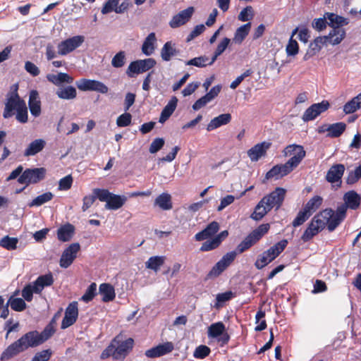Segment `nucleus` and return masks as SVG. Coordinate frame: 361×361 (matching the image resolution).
Segmentation results:
<instances>
[{
    "instance_id": "obj_43",
    "label": "nucleus",
    "mask_w": 361,
    "mask_h": 361,
    "mask_svg": "<svg viewBox=\"0 0 361 361\" xmlns=\"http://www.w3.org/2000/svg\"><path fill=\"white\" fill-rule=\"evenodd\" d=\"M225 330L226 327L223 322H219L214 323L208 327V336L210 338L219 337L221 334H224Z\"/></svg>"
},
{
    "instance_id": "obj_20",
    "label": "nucleus",
    "mask_w": 361,
    "mask_h": 361,
    "mask_svg": "<svg viewBox=\"0 0 361 361\" xmlns=\"http://www.w3.org/2000/svg\"><path fill=\"white\" fill-rule=\"evenodd\" d=\"M173 349V343L166 342L146 350L145 355L149 358L159 357L172 352Z\"/></svg>"
},
{
    "instance_id": "obj_45",
    "label": "nucleus",
    "mask_w": 361,
    "mask_h": 361,
    "mask_svg": "<svg viewBox=\"0 0 361 361\" xmlns=\"http://www.w3.org/2000/svg\"><path fill=\"white\" fill-rule=\"evenodd\" d=\"M54 195L51 192H47L42 195H38L28 204L30 207H39L46 202L52 200Z\"/></svg>"
},
{
    "instance_id": "obj_24",
    "label": "nucleus",
    "mask_w": 361,
    "mask_h": 361,
    "mask_svg": "<svg viewBox=\"0 0 361 361\" xmlns=\"http://www.w3.org/2000/svg\"><path fill=\"white\" fill-rule=\"evenodd\" d=\"M344 204L341 206L345 207V212L348 208L356 209L359 207L361 202V197L355 191L350 190L347 192L343 196Z\"/></svg>"
},
{
    "instance_id": "obj_64",
    "label": "nucleus",
    "mask_w": 361,
    "mask_h": 361,
    "mask_svg": "<svg viewBox=\"0 0 361 361\" xmlns=\"http://www.w3.org/2000/svg\"><path fill=\"white\" fill-rule=\"evenodd\" d=\"M97 198V195L94 193L92 195L85 196L82 200L83 204L82 206V210L83 212L87 211L93 204Z\"/></svg>"
},
{
    "instance_id": "obj_1",
    "label": "nucleus",
    "mask_w": 361,
    "mask_h": 361,
    "mask_svg": "<svg viewBox=\"0 0 361 361\" xmlns=\"http://www.w3.org/2000/svg\"><path fill=\"white\" fill-rule=\"evenodd\" d=\"M345 207H338L336 212L326 209L314 216L310 226L305 231L302 238L307 240L323 230L326 226L329 231H333L345 219Z\"/></svg>"
},
{
    "instance_id": "obj_27",
    "label": "nucleus",
    "mask_w": 361,
    "mask_h": 361,
    "mask_svg": "<svg viewBox=\"0 0 361 361\" xmlns=\"http://www.w3.org/2000/svg\"><path fill=\"white\" fill-rule=\"evenodd\" d=\"M178 54L179 50L176 49V44L171 41L166 42L161 49V57L164 61H169L172 57Z\"/></svg>"
},
{
    "instance_id": "obj_51",
    "label": "nucleus",
    "mask_w": 361,
    "mask_h": 361,
    "mask_svg": "<svg viewBox=\"0 0 361 361\" xmlns=\"http://www.w3.org/2000/svg\"><path fill=\"white\" fill-rule=\"evenodd\" d=\"M286 51L288 56H295L299 51V45L297 41L290 37L286 47Z\"/></svg>"
},
{
    "instance_id": "obj_5",
    "label": "nucleus",
    "mask_w": 361,
    "mask_h": 361,
    "mask_svg": "<svg viewBox=\"0 0 361 361\" xmlns=\"http://www.w3.org/2000/svg\"><path fill=\"white\" fill-rule=\"evenodd\" d=\"M93 193L96 194L101 202H105V208L107 209L116 210L121 208L126 202L125 196L113 194L105 189L95 188Z\"/></svg>"
},
{
    "instance_id": "obj_41",
    "label": "nucleus",
    "mask_w": 361,
    "mask_h": 361,
    "mask_svg": "<svg viewBox=\"0 0 361 361\" xmlns=\"http://www.w3.org/2000/svg\"><path fill=\"white\" fill-rule=\"evenodd\" d=\"M56 94L59 98L67 100L73 99L77 96L76 89L73 86L59 89Z\"/></svg>"
},
{
    "instance_id": "obj_38",
    "label": "nucleus",
    "mask_w": 361,
    "mask_h": 361,
    "mask_svg": "<svg viewBox=\"0 0 361 361\" xmlns=\"http://www.w3.org/2000/svg\"><path fill=\"white\" fill-rule=\"evenodd\" d=\"M99 293L102 295L104 302L112 301L115 298L114 287L109 283H102L99 286Z\"/></svg>"
},
{
    "instance_id": "obj_6",
    "label": "nucleus",
    "mask_w": 361,
    "mask_h": 361,
    "mask_svg": "<svg viewBox=\"0 0 361 361\" xmlns=\"http://www.w3.org/2000/svg\"><path fill=\"white\" fill-rule=\"evenodd\" d=\"M305 151L303 147L298 145H290L283 150L285 157L290 158L286 162V164L293 171L296 168L305 157Z\"/></svg>"
},
{
    "instance_id": "obj_47",
    "label": "nucleus",
    "mask_w": 361,
    "mask_h": 361,
    "mask_svg": "<svg viewBox=\"0 0 361 361\" xmlns=\"http://www.w3.org/2000/svg\"><path fill=\"white\" fill-rule=\"evenodd\" d=\"M165 261L164 257L155 256L150 257L145 263L147 269H152L157 271L161 266L163 265Z\"/></svg>"
},
{
    "instance_id": "obj_15",
    "label": "nucleus",
    "mask_w": 361,
    "mask_h": 361,
    "mask_svg": "<svg viewBox=\"0 0 361 361\" xmlns=\"http://www.w3.org/2000/svg\"><path fill=\"white\" fill-rule=\"evenodd\" d=\"M283 250H267L259 255L255 262L257 269H262L274 261Z\"/></svg>"
},
{
    "instance_id": "obj_22",
    "label": "nucleus",
    "mask_w": 361,
    "mask_h": 361,
    "mask_svg": "<svg viewBox=\"0 0 361 361\" xmlns=\"http://www.w3.org/2000/svg\"><path fill=\"white\" fill-rule=\"evenodd\" d=\"M270 146L271 143L268 142L258 143L247 151V155L251 161H257L265 155L267 150Z\"/></svg>"
},
{
    "instance_id": "obj_52",
    "label": "nucleus",
    "mask_w": 361,
    "mask_h": 361,
    "mask_svg": "<svg viewBox=\"0 0 361 361\" xmlns=\"http://www.w3.org/2000/svg\"><path fill=\"white\" fill-rule=\"evenodd\" d=\"M126 63V54L123 51L117 53L111 60V65L114 68H121Z\"/></svg>"
},
{
    "instance_id": "obj_11",
    "label": "nucleus",
    "mask_w": 361,
    "mask_h": 361,
    "mask_svg": "<svg viewBox=\"0 0 361 361\" xmlns=\"http://www.w3.org/2000/svg\"><path fill=\"white\" fill-rule=\"evenodd\" d=\"M85 41L82 35H76L68 38L58 44V54L61 56L67 55L80 47Z\"/></svg>"
},
{
    "instance_id": "obj_44",
    "label": "nucleus",
    "mask_w": 361,
    "mask_h": 361,
    "mask_svg": "<svg viewBox=\"0 0 361 361\" xmlns=\"http://www.w3.org/2000/svg\"><path fill=\"white\" fill-rule=\"evenodd\" d=\"M7 306H10L13 310L16 312H22L27 307V305L23 299L14 298L13 296L10 297L7 302Z\"/></svg>"
},
{
    "instance_id": "obj_60",
    "label": "nucleus",
    "mask_w": 361,
    "mask_h": 361,
    "mask_svg": "<svg viewBox=\"0 0 361 361\" xmlns=\"http://www.w3.org/2000/svg\"><path fill=\"white\" fill-rule=\"evenodd\" d=\"M35 293L34 286L31 283L26 285L22 290V296L27 302H30Z\"/></svg>"
},
{
    "instance_id": "obj_59",
    "label": "nucleus",
    "mask_w": 361,
    "mask_h": 361,
    "mask_svg": "<svg viewBox=\"0 0 361 361\" xmlns=\"http://www.w3.org/2000/svg\"><path fill=\"white\" fill-rule=\"evenodd\" d=\"M131 119V114L129 113H125L117 118L116 124L119 127H126L130 124Z\"/></svg>"
},
{
    "instance_id": "obj_8",
    "label": "nucleus",
    "mask_w": 361,
    "mask_h": 361,
    "mask_svg": "<svg viewBox=\"0 0 361 361\" xmlns=\"http://www.w3.org/2000/svg\"><path fill=\"white\" fill-rule=\"evenodd\" d=\"M46 170L44 168L27 169L25 170L18 179V182L20 184L37 183L44 179Z\"/></svg>"
},
{
    "instance_id": "obj_29",
    "label": "nucleus",
    "mask_w": 361,
    "mask_h": 361,
    "mask_svg": "<svg viewBox=\"0 0 361 361\" xmlns=\"http://www.w3.org/2000/svg\"><path fill=\"white\" fill-rule=\"evenodd\" d=\"M47 79L56 86H59L63 83L71 84L73 82V78L65 73H59L56 75L48 74L47 75Z\"/></svg>"
},
{
    "instance_id": "obj_9",
    "label": "nucleus",
    "mask_w": 361,
    "mask_h": 361,
    "mask_svg": "<svg viewBox=\"0 0 361 361\" xmlns=\"http://www.w3.org/2000/svg\"><path fill=\"white\" fill-rule=\"evenodd\" d=\"M238 253L235 251L228 252L219 261L207 274V279L218 277L234 261Z\"/></svg>"
},
{
    "instance_id": "obj_25",
    "label": "nucleus",
    "mask_w": 361,
    "mask_h": 361,
    "mask_svg": "<svg viewBox=\"0 0 361 361\" xmlns=\"http://www.w3.org/2000/svg\"><path fill=\"white\" fill-rule=\"evenodd\" d=\"M292 171L290 169V168L286 164H280L276 165L274 166L271 169H270L266 174V178L270 179V178H275L279 179L280 178H282L289 173H290Z\"/></svg>"
},
{
    "instance_id": "obj_34",
    "label": "nucleus",
    "mask_w": 361,
    "mask_h": 361,
    "mask_svg": "<svg viewBox=\"0 0 361 361\" xmlns=\"http://www.w3.org/2000/svg\"><path fill=\"white\" fill-rule=\"evenodd\" d=\"M75 232L74 226L71 224H66L61 226L57 231V236L61 241L70 240Z\"/></svg>"
},
{
    "instance_id": "obj_21",
    "label": "nucleus",
    "mask_w": 361,
    "mask_h": 361,
    "mask_svg": "<svg viewBox=\"0 0 361 361\" xmlns=\"http://www.w3.org/2000/svg\"><path fill=\"white\" fill-rule=\"evenodd\" d=\"M326 42L327 37H325V36L316 37L312 42L310 43L308 49L303 56V60L307 61L312 56L317 54L322 49V47L326 44Z\"/></svg>"
},
{
    "instance_id": "obj_13",
    "label": "nucleus",
    "mask_w": 361,
    "mask_h": 361,
    "mask_svg": "<svg viewBox=\"0 0 361 361\" xmlns=\"http://www.w3.org/2000/svg\"><path fill=\"white\" fill-rule=\"evenodd\" d=\"M269 224H263L252 231L240 243V248H249L258 241L269 230Z\"/></svg>"
},
{
    "instance_id": "obj_17",
    "label": "nucleus",
    "mask_w": 361,
    "mask_h": 361,
    "mask_svg": "<svg viewBox=\"0 0 361 361\" xmlns=\"http://www.w3.org/2000/svg\"><path fill=\"white\" fill-rule=\"evenodd\" d=\"M194 11V8L192 6H190L173 16L169 22L170 27L172 28H177L181 25H185L190 20Z\"/></svg>"
},
{
    "instance_id": "obj_16",
    "label": "nucleus",
    "mask_w": 361,
    "mask_h": 361,
    "mask_svg": "<svg viewBox=\"0 0 361 361\" xmlns=\"http://www.w3.org/2000/svg\"><path fill=\"white\" fill-rule=\"evenodd\" d=\"M18 341L24 350L29 348H35L42 344L37 331H29Z\"/></svg>"
},
{
    "instance_id": "obj_10",
    "label": "nucleus",
    "mask_w": 361,
    "mask_h": 361,
    "mask_svg": "<svg viewBox=\"0 0 361 361\" xmlns=\"http://www.w3.org/2000/svg\"><path fill=\"white\" fill-rule=\"evenodd\" d=\"M156 65V61L152 58H148L142 60H137L130 63L127 74L132 78L135 74H140L149 71Z\"/></svg>"
},
{
    "instance_id": "obj_32",
    "label": "nucleus",
    "mask_w": 361,
    "mask_h": 361,
    "mask_svg": "<svg viewBox=\"0 0 361 361\" xmlns=\"http://www.w3.org/2000/svg\"><path fill=\"white\" fill-rule=\"evenodd\" d=\"M46 142L42 139H37L29 144L24 152L25 157L34 156L40 152L45 147Z\"/></svg>"
},
{
    "instance_id": "obj_35",
    "label": "nucleus",
    "mask_w": 361,
    "mask_h": 361,
    "mask_svg": "<svg viewBox=\"0 0 361 361\" xmlns=\"http://www.w3.org/2000/svg\"><path fill=\"white\" fill-rule=\"evenodd\" d=\"M157 42L156 35L154 32H151L145 38L143 44L142 46V52L147 55H152L155 49V43Z\"/></svg>"
},
{
    "instance_id": "obj_4",
    "label": "nucleus",
    "mask_w": 361,
    "mask_h": 361,
    "mask_svg": "<svg viewBox=\"0 0 361 361\" xmlns=\"http://www.w3.org/2000/svg\"><path fill=\"white\" fill-rule=\"evenodd\" d=\"M219 229V224L216 221H212L202 231L195 235L197 240H207L201 248H216L219 247L221 242L228 235L227 231H223L216 236L212 238Z\"/></svg>"
},
{
    "instance_id": "obj_48",
    "label": "nucleus",
    "mask_w": 361,
    "mask_h": 361,
    "mask_svg": "<svg viewBox=\"0 0 361 361\" xmlns=\"http://www.w3.org/2000/svg\"><path fill=\"white\" fill-rule=\"evenodd\" d=\"M209 58L206 56L195 57L185 62L187 66H194L198 68H204L208 66Z\"/></svg>"
},
{
    "instance_id": "obj_62",
    "label": "nucleus",
    "mask_w": 361,
    "mask_h": 361,
    "mask_svg": "<svg viewBox=\"0 0 361 361\" xmlns=\"http://www.w3.org/2000/svg\"><path fill=\"white\" fill-rule=\"evenodd\" d=\"M310 216V214L306 210L300 211L293 222V226H298L302 224Z\"/></svg>"
},
{
    "instance_id": "obj_37",
    "label": "nucleus",
    "mask_w": 361,
    "mask_h": 361,
    "mask_svg": "<svg viewBox=\"0 0 361 361\" xmlns=\"http://www.w3.org/2000/svg\"><path fill=\"white\" fill-rule=\"evenodd\" d=\"M154 204L157 205L162 210H170L173 207L171 195L166 192L159 195L155 199Z\"/></svg>"
},
{
    "instance_id": "obj_61",
    "label": "nucleus",
    "mask_w": 361,
    "mask_h": 361,
    "mask_svg": "<svg viewBox=\"0 0 361 361\" xmlns=\"http://www.w3.org/2000/svg\"><path fill=\"white\" fill-rule=\"evenodd\" d=\"M73 183V178L68 175L61 178L59 183V189L60 190H67L71 188Z\"/></svg>"
},
{
    "instance_id": "obj_28",
    "label": "nucleus",
    "mask_w": 361,
    "mask_h": 361,
    "mask_svg": "<svg viewBox=\"0 0 361 361\" xmlns=\"http://www.w3.org/2000/svg\"><path fill=\"white\" fill-rule=\"evenodd\" d=\"M28 105L32 116L37 117L40 115L41 102L38 92L36 90H32L30 92Z\"/></svg>"
},
{
    "instance_id": "obj_46",
    "label": "nucleus",
    "mask_w": 361,
    "mask_h": 361,
    "mask_svg": "<svg viewBox=\"0 0 361 361\" xmlns=\"http://www.w3.org/2000/svg\"><path fill=\"white\" fill-rule=\"evenodd\" d=\"M322 201L323 199L320 196H314L307 202L304 209L311 215L322 205Z\"/></svg>"
},
{
    "instance_id": "obj_49",
    "label": "nucleus",
    "mask_w": 361,
    "mask_h": 361,
    "mask_svg": "<svg viewBox=\"0 0 361 361\" xmlns=\"http://www.w3.org/2000/svg\"><path fill=\"white\" fill-rule=\"evenodd\" d=\"M326 18L330 21L332 27H340L344 24H347L346 19L331 13H326Z\"/></svg>"
},
{
    "instance_id": "obj_53",
    "label": "nucleus",
    "mask_w": 361,
    "mask_h": 361,
    "mask_svg": "<svg viewBox=\"0 0 361 361\" xmlns=\"http://www.w3.org/2000/svg\"><path fill=\"white\" fill-rule=\"evenodd\" d=\"M18 242L17 238H11L6 235L0 240V246L4 248H16Z\"/></svg>"
},
{
    "instance_id": "obj_31",
    "label": "nucleus",
    "mask_w": 361,
    "mask_h": 361,
    "mask_svg": "<svg viewBox=\"0 0 361 361\" xmlns=\"http://www.w3.org/2000/svg\"><path fill=\"white\" fill-rule=\"evenodd\" d=\"M24 351L20 343L17 340L11 344L1 354V360H8L13 357L17 355L20 352Z\"/></svg>"
},
{
    "instance_id": "obj_26",
    "label": "nucleus",
    "mask_w": 361,
    "mask_h": 361,
    "mask_svg": "<svg viewBox=\"0 0 361 361\" xmlns=\"http://www.w3.org/2000/svg\"><path fill=\"white\" fill-rule=\"evenodd\" d=\"M231 121L230 114H223L212 118L207 126V131L214 130L222 126L229 123Z\"/></svg>"
},
{
    "instance_id": "obj_18",
    "label": "nucleus",
    "mask_w": 361,
    "mask_h": 361,
    "mask_svg": "<svg viewBox=\"0 0 361 361\" xmlns=\"http://www.w3.org/2000/svg\"><path fill=\"white\" fill-rule=\"evenodd\" d=\"M78 316V303L73 302L68 305L66 310L65 316L61 323V329H65L73 325L76 322Z\"/></svg>"
},
{
    "instance_id": "obj_14",
    "label": "nucleus",
    "mask_w": 361,
    "mask_h": 361,
    "mask_svg": "<svg viewBox=\"0 0 361 361\" xmlns=\"http://www.w3.org/2000/svg\"><path fill=\"white\" fill-rule=\"evenodd\" d=\"M329 106V102L326 100H323L320 103L313 104L305 110L302 118L305 122L312 121L322 113L326 111Z\"/></svg>"
},
{
    "instance_id": "obj_23",
    "label": "nucleus",
    "mask_w": 361,
    "mask_h": 361,
    "mask_svg": "<svg viewBox=\"0 0 361 361\" xmlns=\"http://www.w3.org/2000/svg\"><path fill=\"white\" fill-rule=\"evenodd\" d=\"M54 281V277L51 272L39 276L32 284L35 293L40 294L45 287L51 286Z\"/></svg>"
},
{
    "instance_id": "obj_42",
    "label": "nucleus",
    "mask_w": 361,
    "mask_h": 361,
    "mask_svg": "<svg viewBox=\"0 0 361 361\" xmlns=\"http://www.w3.org/2000/svg\"><path fill=\"white\" fill-rule=\"evenodd\" d=\"M345 128L346 125L344 123L339 122L328 126L326 130L328 132V136L338 137L344 132Z\"/></svg>"
},
{
    "instance_id": "obj_40",
    "label": "nucleus",
    "mask_w": 361,
    "mask_h": 361,
    "mask_svg": "<svg viewBox=\"0 0 361 361\" xmlns=\"http://www.w3.org/2000/svg\"><path fill=\"white\" fill-rule=\"evenodd\" d=\"M251 28V23H247L239 27L234 35L233 41L238 44H241L245 39L246 36L248 35Z\"/></svg>"
},
{
    "instance_id": "obj_63",
    "label": "nucleus",
    "mask_w": 361,
    "mask_h": 361,
    "mask_svg": "<svg viewBox=\"0 0 361 361\" xmlns=\"http://www.w3.org/2000/svg\"><path fill=\"white\" fill-rule=\"evenodd\" d=\"M164 145V140L163 138H156L154 139L150 145L149 147V152L152 154H154L160 150Z\"/></svg>"
},
{
    "instance_id": "obj_7",
    "label": "nucleus",
    "mask_w": 361,
    "mask_h": 361,
    "mask_svg": "<svg viewBox=\"0 0 361 361\" xmlns=\"http://www.w3.org/2000/svg\"><path fill=\"white\" fill-rule=\"evenodd\" d=\"M17 86L15 90L8 93L7 95L6 102L5 103V108L3 113L4 118H11L14 115V111H17L20 109L23 105L25 104L24 100L20 98L17 92Z\"/></svg>"
},
{
    "instance_id": "obj_54",
    "label": "nucleus",
    "mask_w": 361,
    "mask_h": 361,
    "mask_svg": "<svg viewBox=\"0 0 361 361\" xmlns=\"http://www.w3.org/2000/svg\"><path fill=\"white\" fill-rule=\"evenodd\" d=\"M55 331L56 329L52 327V325H47L41 333L39 332V338L42 343H44L51 338Z\"/></svg>"
},
{
    "instance_id": "obj_2",
    "label": "nucleus",
    "mask_w": 361,
    "mask_h": 361,
    "mask_svg": "<svg viewBox=\"0 0 361 361\" xmlns=\"http://www.w3.org/2000/svg\"><path fill=\"white\" fill-rule=\"evenodd\" d=\"M286 190L282 188H276L270 194L264 196L256 205L251 218L254 220H261L274 207L278 209L282 204Z\"/></svg>"
},
{
    "instance_id": "obj_56",
    "label": "nucleus",
    "mask_w": 361,
    "mask_h": 361,
    "mask_svg": "<svg viewBox=\"0 0 361 361\" xmlns=\"http://www.w3.org/2000/svg\"><path fill=\"white\" fill-rule=\"evenodd\" d=\"M119 4V0H108L102 8L103 14H107L112 11L116 12L117 5Z\"/></svg>"
},
{
    "instance_id": "obj_19",
    "label": "nucleus",
    "mask_w": 361,
    "mask_h": 361,
    "mask_svg": "<svg viewBox=\"0 0 361 361\" xmlns=\"http://www.w3.org/2000/svg\"><path fill=\"white\" fill-rule=\"evenodd\" d=\"M345 167L342 164H334L330 167L326 175V180L330 183H341V178L345 172Z\"/></svg>"
},
{
    "instance_id": "obj_12",
    "label": "nucleus",
    "mask_w": 361,
    "mask_h": 361,
    "mask_svg": "<svg viewBox=\"0 0 361 361\" xmlns=\"http://www.w3.org/2000/svg\"><path fill=\"white\" fill-rule=\"evenodd\" d=\"M75 84L81 91H96L102 94H106L109 91L108 87L98 80L82 78L76 81Z\"/></svg>"
},
{
    "instance_id": "obj_33",
    "label": "nucleus",
    "mask_w": 361,
    "mask_h": 361,
    "mask_svg": "<svg viewBox=\"0 0 361 361\" xmlns=\"http://www.w3.org/2000/svg\"><path fill=\"white\" fill-rule=\"evenodd\" d=\"M177 103L178 99L173 97L161 113L159 121L160 123H164L172 115L176 108Z\"/></svg>"
},
{
    "instance_id": "obj_36",
    "label": "nucleus",
    "mask_w": 361,
    "mask_h": 361,
    "mask_svg": "<svg viewBox=\"0 0 361 361\" xmlns=\"http://www.w3.org/2000/svg\"><path fill=\"white\" fill-rule=\"evenodd\" d=\"M79 250H64L60 259V266L68 268L76 258Z\"/></svg>"
},
{
    "instance_id": "obj_3",
    "label": "nucleus",
    "mask_w": 361,
    "mask_h": 361,
    "mask_svg": "<svg viewBox=\"0 0 361 361\" xmlns=\"http://www.w3.org/2000/svg\"><path fill=\"white\" fill-rule=\"evenodd\" d=\"M134 341L129 338L124 339L123 334L117 335L111 342L110 345L105 348L101 355L102 360L112 357L116 360H123L133 349Z\"/></svg>"
},
{
    "instance_id": "obj_30",
    "label": "nucleus",
    "mask_w": 361,
    "mask_h": 361,
    "mask_svg": "<svg viewBox=\"0 0 361 361\" xmlns=\"http://www.w3.org/2000/svg\"><path fill=\"white\" fill-rule=\"evenodd\" d=\"M345 36V31L341 27H335L329 33L328 35L325 36L327 37V42L333 45L340 44Z\"/></svg>"
},
{
    "instance_id": "obj_39",
    "label": "nucleus",
    "mask_w": 361,
    "mask_h": 361,
    "mask_svg": "<svg viewBox=\"0 0 361 361\" xmlns=\"http://www.w3.org/2000/svg\"><path fill=\"white\" fill-rule=\"evenodd\" d=\"M361 108V93L353 97L343 106V111L346 114H353Z\"/></svg>"
},
{
    "instance_id": "obj_57",
    "label": "nucleus",
    "mask_w": 361,
    "mask_h": 361,
    "mask_svg": "<svg viewBox=\"0 0 361 361\" xmlns=\"http://www.w3.org/2000/svg\"><path fill=\"white\" fill-rule=\"evenodd\" d=\"M97 290V285L95 283H92L86 290L85 294L82 296V300L86 302H90L93 299L95 295Z\"/></svg>"
},
{
    "instance_id": "obj_55",
    "label": "nucleus",
    "mask_w": 361,
    "mask_h": 361,
    "mask_svg": "<svg viewBox=\"0 0 361 361\" xmlns=\"http://www.w3.org/2000/svg\"><path fill=\"white\" fill-rule=\"evenodd\" d=\"M16 118L18 122L21 123H25L27 122L28 114L26 104L23 105L20 109L16 111Z\"/></svg>"
},
{
    "instance_id": "obj_50",
    "label": "nucleus",
    "mask_w": 361,
    "mask_h": 361,
    "mask_svg": "<svg viewBox=\"0 0 361 361\" xmlns=\"http://www.w3.org/2000/svg\"><path fill=\"white\" fill-rule=\"evenodd\" d=\"M254 17V10L252 6H248L243 8L238 15V20L242 22L249 21Z\"/></svg>"
},
{
    "instance_id": "obj_58",
    "label": "nucleus",
    "mask_w": 361,
    "mask_h": 361,
    "mask_svg": "<svg viewBox=\"0 0 361 361\" xmlns=\"http://www.w3.org/2000/svg\"><path fill=\"white\" fill-rule=\"evenodd\" d=\"M52 351L50 349H47L37 353L32 361H48L51 357Z\"/></svg>"
}]
</instances>
